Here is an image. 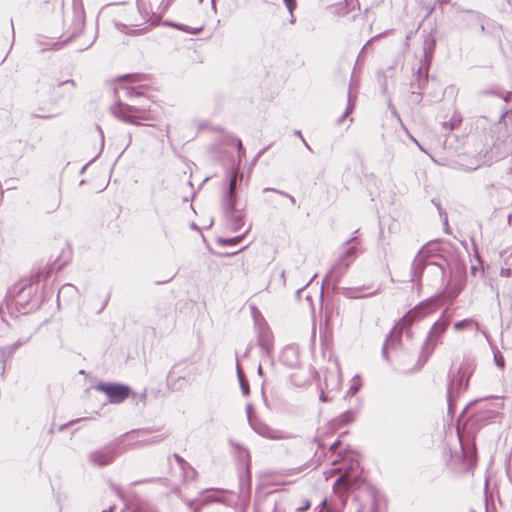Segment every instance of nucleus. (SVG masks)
Instances as JSON below:
<instances>
[{
	"label": "nucleus",
	"instance_id": "f257e3e1",
	"mask_svg": "<svg viewBox=\"0 0 512 512\" xmlns=\"http://www.w3.org/2000/svg\"><path fill=\"white\" fill-rule=\"evenodd\" d=\"M336 473L340 474L333 486L336 496L331 497L330 499H324L320 504L319 512H341L346 504V498L343 493H341L340 489L342 487L344 489H348L349 487L357 484L361 475L359 463L357 461H351L347 468H344L343 466L332 468L328 472H324V476L326 480H328Z\"/></svg>",
	"mask_w": 512,
	"mask_h": 512
},
{
	"label": "nucleus",
	"instance_id": "f03ea898",
	"mask_svg": "<svg viewBox=\"0 0 512 512\" xmlns=\"http://www.w3.org/2000/svg\"><path fill=\"white\" fill-rule=\"evenodd\" d=\"M502 157L503 155L499 152V144L497 141H493L491 145L486 144L478 149L476 154L468 159L469 163H461L460 166L463 171L471 172L483 166H490Z\"/></svg>",
	"mask_w": 512,
	"mask_h": 512
},
{
	"label": "nucleus",
	"instance_id": "7ed1b4c3",
	"mask_svg": "<svg viewBox=\"0 0 512 512\" xmlns=\"http://www.w3.org/2000/svg\"><path fill=\"white\" fill-rule=\"evenodd\" d=\"M450 320L442 315L431 327L423 345V351L427 355L432 354L436 346L442 343V336L449 326Z\"/></svg>",
	"mask_w": 512,
	"mask_h": 512
},
{
	"label": "nucleus",
	"instance_id": "20e7f679",
	"mask_svg": "<svg viewBox=\"0 0 512 512\" xmlns=\"http://www.w3.org/2000/svg\"><path fill=\"white\" fill-rule=\"evenodd\" d=\"M437 309L438 307L435 300H426L407 312L401 319L400 324L402 327H408L414 322L420 321L425 317L433 314L437 311Z\"/></svg>",
	"mask_w": 512,
	"mask_h": 512
},
{
	"label": "nucleus",
	"instance_id": "39448f33",
	"mask_svg": "<svg viewBox=\"0 0 512 512\" xmlns=\"http://www.w3.org/2000/svg\"><path fill=\"white\" fill-rule=\"evenodd\" d=\"M122 452H124V449L121 448V443H113L91 452L89 461L94 466H106L112 463Z\"/></svg>",
	"mask_w": 512,
	"mask_h": 512
},
{
	"label": "nucleus",
	"instance_id": "423d86ee",
	"mask_svg": "<svg viewBox=\"0 0 512 512\" xmlns=\"http://www.w3.org/2000/svg\"><path fill=\"white\" fill-rule=\"evenodd\" d=\"M112 113L120 120L134 125H140V121H146L150 119L144 109L124 104H118L114 106L112 108Z\"/></svg>",
	"mask_w": 512,
	"mask_h": 512
},
{
	"label": "nucleus",
	"instance_id": "0eeeda50",
	"mask_svg": "<svg viewBox=\"0 0 512 512\" xmlns=\"http://www.w3.org/2000/svg\"><path fill=\"white\" fill-rule=\"evenodd\" d=\"M475 367L474 359L468 357L463 360L458 368L457 375L453 377L449 385V391H460L466 389L470 376L473 374Z\"/></svg>",
	"mask_w": 512,
	"mask_h": 512
},
{
	"label": "nucleus",
	"instance_id": "6e6552de",
	"mask_svg": "<svg viewBox=\"0 0 512 512\" xmlns=\"http://www.w3.org/2000/svg\"><path fill=\"white\" fill-rule=\"evenodd\" d=\"M97 390L105 393L109 401L114 404L123 402L130 393V388L122 384H105L101 383L97 385Z\"/></svg>",
	"mask_w": 512,
	"mask_h": 512
},
{
	"label": "nucleus",
	"instance_id": "1a4fd4ad",
	"mask_svg": "<svg viewBox=\"0 0 512 512\" xmlns=\"http://www.w3.org/2000/svg\"><path fill=\"white\" fill-rule=\"evenodd\" d=\"M341 383V375L338 370L327 372L324 378L325 390H322L320 400L322 402L330 401L328 393L333 390H338Z\"/></svg>",
	"mask_w": 512,
	"mask_h": 512
},
{
	"label": "nucleus",
	"instance_id": "9d476101",
	"mask_svg": "<svg viewBox=\"0 0 512 512\" xmlns=\"http://www.w3.org/2000/svg\"><path fill=\"white\" fill-rule=\"evenodd\" d=\"M248 419H249V423H250L252 429L259 435L264 436L266 438H272V439H276L279 437L275 430H273L272 428L267 426L265 423L261 422L260 420L253 417L250 414V407H248Z\"/></svg>",
	"mask_w": 512,
	"mask_h": 512
},
{
	"label": "nucleus",
	"instance_id": "9b49d317",
	"mask_svg": "<svg viewBox=\"0 0 512 512\" xmlns=\"http://www.w3.org/2000/svg\"><path fill=\"white\" fill-rule=\"evenodd\" d=\"M221 499L218 496L217 491L207 490L203 494L200 495L199 498H196L194 500H191L188 502V506L196 512L199 510L202 506L206 504H210L213 502H220Z\"/></svg>",
	"mask_w": 512,
	"mask_h": 512
},
{
	"label": "nucleus",
	"instance_id": "f8f14e48",
	"mask_svg": "<svg viewBox=\"0 0 512 512\" xmlns=\"http://www.w3.org/2000/svg\"><path fill=\"white\" fill-rule=\"evenodd\" d=\"M258 345L266 355L271 353L273 347V337L268 329H260L258 335Z\"/></svg>",
	"mask_w": 512,
	"mask_h": 512
},
{
	"label": "nucleus",
	"instance_id": "ddd939ff",
	"mask_svg": "<svg viewBox=\"0 0 512 512\" xmlns=\"http://www.w3.org/2000/svg\"><path fill=\"white\" fill-rule=\"evenodd\" d=\"M236 178H237L236 174H234L231 177L230 184H229V191H228V193L225 197V200L223 202L224 209L227 213H232L234 211L235 202L233 199V193L236 188Z\"/></svg>",
	"mask_w": 512,
	"mask_h": 512
},
{
	"label": "nucleus",
	"instance_id": "4468645a",
	"mask_svg": "<svg viewBox=\"0 0 512 512\" xmlns=\"http://www.w3.org/2000/svg\"><path fill=\"white\" fill-rule=\"evenodd\" d=\"M174 457L183 472L184 480H194L197 476L196 470L193 469L181 456L175 454Z\"/></svg>",
	"mask_w": 512,
	"mask_h": 512
},
{
	"label": "nucleus",
	"instance_id": "2eb2a0df",
	"mask_svg": "<svg viewBox=\"0 0 512 512\" xmlns=\"http://www.w3.org/2000/svg\"><path fill=\"white\" fill-rule=\"evenodd\" d=\"M453 275H456L458 280H457V284L455 286H452L450 289H449V295L451 297H456L463 289L464 287V275H465V271L463 269H457Z\"/></svg>",
	"mask_w": 512,
	"mask_h": 512
},
{
	"label": "nucleus",
	"instance_id": "dca6fc26",
	"mask_svg": "<svg viewBox=\"0 0 512 512\" xmlns=\"http://www.w3.org/2000/svg\"><path fill=\"white\" fill-rule=\"evenodd\" d=\"M353 80L350 83L349 91H348V105L346 108L345 113L342 115V117L339 119V122H342L346 116H348L354 109L355 106V100H356V92L353 91Z\"/></svg>",
	"mask_w": 512,
	"mask_h": 512
},
{
	"label": "nucleus",
	"instance_id": "f3484780",
	"mask_svg": "<svg viewBox=\"0 0 512 512\" xmlns=\"http://www.w3.org/2000/svg\"><path fill=\"white\" fill-rule=\"evenodd\" d=\"M453 328L455 331H462L464 329H471V328H474L477 330L479 328V325L473 319H464V320L456 322L453 325Z\"/></svg>",
	"mask_w": 512,
	"mask_h": 512
},
{
	"label": "nucleus",
	"instance_id": "a211bd4d",
	"mask_svg": "<svg viewBox=\"0 0 512 512\" xmlns=\"http://www.w3.org/2000/svg\"><path fill=\"white\" fill-rule=\"evenodd\" d=\"M236 368H237V376H238V379H239V382H240L242 393L244 395H248V393H249V385H248V382L246 381V379L244 377V373L241 370V367H240L238 362L236 364Z\"/></svg>",
	"mask_w": 512,
	"mask_h": 512
},
{
	"label": "nucleus",
	"instance_id": "6ab92c4d",
	"mask_svg": "<svg viewBox=\"0 0 512 512\" xmlns=\"http://www.w3.org/2000/svg\"><path fill=\"white\" fill-rule=\"evenodd\" d=\"M426 257H427V251L425 249H422L421 251H419V253L415 257L414 262H413V269L415 271L423 268Z\"/></svg>",
	"mask_w": 512,
	"mask_h": 512
},
{
	"label": "nucleus",
	"instance_id": "aec40b11",
	"mask_svg": "<svg viewBox=\"0 0 512 512\" xmlns=\"http://www.w3.org/2000/svg\"><path fill=\"white\" fill-rule=\"evenodd\" d=\"M165 25L167 26H171V27H175L181 31H184V32H187V33H191V34H197L199 33L202 28L199 27V28H195V29H191L189 26H186V25H183V24H176V23H172V22H165Z\"/></svg>",
	"mask_w": 512,
	"mask_h": 512
},
{
	"label": "nucleus",
	"instance_id": "412c9836",
	"mask_svg": "<svg viewBox=\"0 0 512 512\" xmlns=\"http://www.w3.org/2000/svg\"><path fill=\"white\" fill-rule=\"evenodd\" d=\"M491 407L489 408V412L491 413V415L489 416L490 418H495L500 410L502 409L503 407V404L502 403H491L489 404Z\"/></svg>",
	"mask_w": 512,
	"mask_h": 512
},
{
	"label": "nucleus",
	"instance_id": "4be33fe9",
	"mask_svg": "<svg viewBox=\"0 0 512 512\" xmlns=\"http://www.w3.org/2000/svg\"><path fill=\"white\" fill-rule=\"evenodd\" d=\"M355 418V413L353 411H347L341 415L342 423H349L353 421Z\"/></svg>",
	"mask_w": 512,
	"mask_h": 512
},
{
	"label": "nucleus",
	"instance_id": "5701e85b",
	"mask_svg": "<svg viewBox=\"0 0 512 512\" xmlns=\"http://www.w3.org/2000/svg\"><path fill=\"white\" fill-rule=\"evenodd\" d=\"M359 387H360V379L358 377H355L353 380V384L351 385V387L348 391V394L351 396L354 395L359 390Z\"/></svg>",
	"mask_w": 512,
	"mask_h": 512
},
{
	"label": "nucleus",
	"instance_id": "b1692460",
	"mask_svg": "<svg viewBox=\"0 0 512 512\" xmlns=\"http://www.w3.org/2000/svg\"><path fill=\"white\" fill-rule=\"evenodd\" d=\"M135 512H157L156 509L148 503L141 504Z\"/></svg>",
	"mask_w": 512,
	"mask_h": 512
},
{
	"label": "nucleus",
	"instance_id": "393cba45",
	"mask_svg": "<svg viewBox=\"0 0 512 512\" xmlns=\"http://www.w3.org/2000/svg\"><path fill=\"white\" fill-rule=\"evenodd\" d=\"M290 14H293V11L296 8V0H283Z\"/></svg>",
	"mask_w": 512,
	"mask_h": 512
},
{
	"label": "nucleus",
	"instance_id": "a878e982",
	"mask_svg": "<svg viewBox=\"0 0 512 512\" xmlns=\"http://www.w3.org/2000/svg\"><path fill=\"white\" fill-rule=\"evenodd\" d=\"M494 360H495L496 365L500 369H504L505 361H504V358L501 355L495 354Z\"/></svg>",
	"mask_w": 512,
	"mask_h": 512
},
{
	"label": "nucleus",
	"instance_id": "bb28decb",
	"mask_svg": "<svg viewBox=\"0 0 512 512\" xmlns=\"http://www.w3.org/2000/svg\"><path fill=\"white\" fill-rule=\"evenodd\" d=\"M344 1H345L346 6H348L350 8V10H355L356 8L359 7L358 0H344Z\"/></svg>",
	"mask_w": 512,
	"mask_h": 512
},
{
	"label": "nucleus",
	"instance_id": "cd10ccee",
	"mask_svg": "<svg viewBox=\"0 0 512 512\" xmlns=\"http://www.w3.org/2000/svg\"><path fill=\"white\" fill-rule=\"evenodd\" d=\"M241 239H242L241 236L234 237V238H230V239L225 240L224 243L228 244V245H234V244H237Z\"/></svg>",
	"mask_w": 512,
	"mask_h": 512
},
{
	"label": "nucleus",
	"instance_id": "c85d7f7f",
	"mask_svg": "<svg viewBox=\"0 0 512 512\" xmlns=\"http://www.w3.org/2000/svg\"><path fill=\"white\" fill-rule=\"evenodd\" d=\"M500 275L509 277L511 275V270L509 268L502 267L500 270Z\"/></svg>",
	"mask_w": 512,
	"mask_h": 512
},
{
	"label": "nucleus",
	"instance_id": "c756f323",
	"mask_svg": "<svg viewBox=\"0 0 512 512\" xmlns=\"http://www.w3.org/2000/svg\"><path fill=\"white\" fill-rule=\"evenodd\" d=\"M388 343H389V340H386V342L383 346V349H382V354L385 358H387Z\"/></svg>",
	"mask_w": 512,
	"mask_h": 512
},
{
	"label": "nucleus",
	"instance_id": "7c9ffc66",
	"mask_svg": "<svg viewBox=\"0 0 512 512\" xmlns=\"http://www.w3.org/2000/svg\"><path fill=\"white\" fill-rule=\"evenodd\" d=\"M295 135H296V136H298V137H300V138L302 139L303 143L305 144V146H306L307 148H309L308 144H307V143H306V141L303 139L302 134H301V132H300L299 130L295 131Z\"/></svg>",
	"mask_w": 512,
	"mask_h": 512
},
{
	"label": "nucleus",
	"instance_id": "2f4dec72",
	"mask_svg": "<svg viewBox=\"0 0 512 512\" xmlns=\"http://www.w3.org/2000/svg\"><path fill=\"white\" fill-rule=\"evenodd\" d=\"M339 445V441H335L334 443L331 444L330 446V450H332L333 452L336 451L337 447Z\"/></svg>",
	"mask_w": 512,
	"mask_h": 512
},
{
	"label": "nucleus",
	"instance_id": "473e14b6",
	"mask_svg": "<svg viewBox=\"0 0 512 512\" xmlns=\"http://www.w3.org/2000/svg\"><path fill=\"white\" fill-rule=\"evenodd\" d=\"M116 443H121V448L124 449V451L126 450V447L130 446V443H127L126 446H125L124 445V440H119Z\"/></svg>",
	"mask_w": 512,
	"mask_h": 512
},
{
	"label": "nucleus",
	"instance_id": "72a5a7b5",
	"mask_svg": "<svg viewBox=\"0 0 512 512\" xmlns=\"http://www.w3.org/2000/svg\"><path fill=\"white\" fill-rule=\"evenodd\" d=\"M116 443H121V448L124 449V451L126 450V447L130 446V443H127L126 446H125L124 445V440H119Z\"/></svg>",
	"mask_w": 512,
	"mask_h": 512
},
{
	"label": "nucleus",
	"instance_id": "f704fd0d",
	"mask_svg": "<svg viewBox=\"0 0 512 512\" xmlns=\"http://www.w3.org/2000/svg\"><path fill=\"white\" fill-rule=\"evenodd\" d=\"M410 138L413 141V143H415L420 148V150L424 151L422 146L419 144V142L414 137L410 136Z\"/></svg>",
	"mask_w": 512,
	"mask_h": 512
},
{
	"label": "nucleus",
	"instance_id": "c9c22d12",
	"mask_svg": "<svg viewBox=\"0 0 512 512\" xmlns=\"http://www.w3.org/2000/svg\"><path fill=\"white\" fill-rule=\"evenodd\" d=\"M70 288H71V286H70V285L63 286V287L61 288L60 292H59V295H60L61 293H63L66 289H70Z\"/></svg>",
	"mask_w": 512,
	"mask_h": 512
},
{
	"label": "nucleus",
	"instance_id": "e433bc0d",
	"mask_svg": "<svg viewBox=\"0 0 512 512\" xmlns=\"http://www.w3.org/2000/svg\"><path fill=\"white\" fill-rule=\"evenodd\" d=\"M477 271H478V268H477L476 266H472V267H471V273H472L473 275H476Z\"/></svg>",
	"mask_w": 512,
	"mask_h": 512
},
{
	"label": "nucleus",
	"instance_id": "4c0bfd02",
	"mask_svg": "<svg viewBox=\"0 0 512 512\" xmlns=\"http://www.w3.org/2000/svg\"><path fill=\"white\" fill-rule=\"evenodd\" d=\"M309 506H310V504L308 502H306L305 504H303V507L301 509L306 510L309 508Z\"/></svg>",
	"mask_w": 512,
	"mask_h": 512
},
{
	"label": "nucleus",
	"instance_id": "58836bf2",
	"mask_svg": "<svg viewBox=\"0 0 512 512\" xmlns=\"http://www.w3.org/2000/svg\"><path fill=\"white\" fill-rule=\"evenodd\" d=\"M262 373H263L262 366H259V367H258V374H259V375H262Z\"/></svg>",
	"mask_w": 512,
	"mask_h": 512
},
{
	"label": "nucleus",
	"instance_id": "ea45409f",
	"mask_svg": "<svg viewBox=\"0 0 512 512\" xmlns=\"http://www.w3.org/2000/svg\"><path fill=\"white\" fill-rule=\"evenodd\" d=\"M497 128H498V125H494V126L491 127L490 130H491V132H494Z\"/></svg>",
	"mask_w": 512,
	"mask_h": 512
},
{
	"label": "nucleus",
	"instance_id": "a19ab883",
	"mask_svg": "<svg viewBox=\"0 0 512 512\" xmlns=\"http://www.w3.org/2000/svg\"><path fill=\"white\" fill-rule=\"evenodd\" d=\"M239 221H240V219H238V218H237V225H236V227H235V230H236V229H239V227H240Z\"/></svg>",
	"mask_w": 512,
	"mask_h": 512
},
{
	"label": "nucleus",
	"instance_id": "79ce46f5",
	"mask_svg": "<svg viewBox=\"0 0 512 512\" xmlns=\"http://www.w3.org/2000/svg\"><path fill=\"white\" fill-rule=\"evenodd\" d=\"M113 510V507H109L108 510H103L102 512H111Z\"/></svg>",
	"mask_w": 512,
	"mask_h": 512
},
{
	"label": "nucleus",
	"instance_id": "37998d69",
	"mask_svg": "<svg viewBox=\"0 0 512 512\" xmlns=\"http://www.w3.org/2000/svg\"><path fill=\"white\" fill-rule=\"evenodd\" d=\"M352 252H353V248H350L347 253L350 254Z\"/></svg>",
	"mask_w": 512,
	"mask_h": 512
},
{
	"label": "nucleus",
	"instance_id": "c03bdc74",
	"mask_svg": "<svg viewBox=\"0 0 512 512\" xmlns=\"http://www.w3.org/2000/svg\"><path fill=\"white\" fill-rule=\"evenodd\" d=\"M427 265H428V266H432V265H434V263H432V262H428V263H427Z\"/></svg>",
	"mask_w": 512,
	"mask_h": 512
},
{
	"label": "nucleus",
	"instance_id": "a18cd8bd",
	"mask_svg": "<svg viewBox=\"0 0 512 512\" xmlns=\"http://www.w3.org/2000/svg\"><path fill=\"white\" fill-rule=\"evenodd\" d=\"M101 137L103 138V131L100 130Z\"/></svg>",
	"mask_w": 512,
	"mask_h": 512
},
{
	"label": "nucleus",
	"instance_id": "49530a36",
	"mask_svg": "<svg viewBox=\"0 0 512 512\" xmlns=\"http://www.w3.org/2000/svg\"><path fill=\"white\" fill-rule=\"evenodd\" d=\"M509 218L512 219V215H509Z\"/></svg>",
	"mask_w": 512,
	"mask_h": 512
},
{
	"label": "nucleus",
	"instance_id": "de8ad7c7",
	"mask_svg": "<svg viewBox=\"0 0 512 512\" xmlns=\"http://www.w3.org/2000/svg\"><path fill=\"white\" fill-rule=\"evenodd\" d=\"M509 218L512 219V215H509Z\"/></svg>",
	"mask_w": 512,
	"mask_h": 512
},
{
	"label": "nucleus",
	"instance_id": "09e8293b",
	"mask_svg": "<svg viewBox=\"0 0 512 512\" xmlns=\"http://www.w3.org/2000/svg\"><path fill=\"white\" fill-rule=\"evenodd\" d=\"M509 218L512 219V215H509Z\"/></svg>",
	"mask_w": 512,
	"mask_h": 512
}]
</instances>
